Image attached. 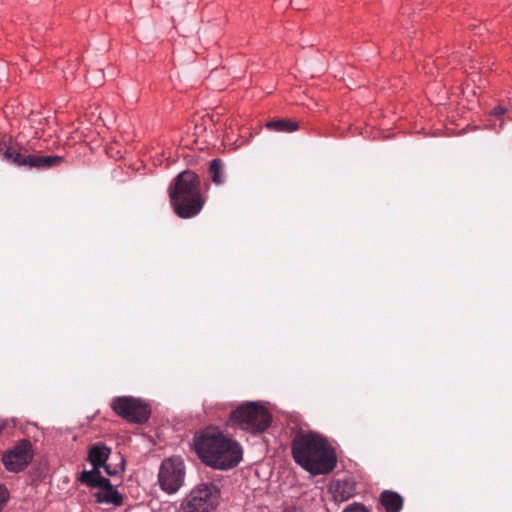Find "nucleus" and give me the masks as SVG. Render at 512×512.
<instances>
[{
    "label": "nucleus",
    "mask_w": 512,
    "mask_h": 512,
    "mask_svg": "<svg viewBox=\"0 0 512 512\" xmlns=\"http://www.w3.org/2000/svg\"><path fill=\"white\" fill-rule=\"evenodd\" d=\"M294 461L312 475L330 473L337 463L335 449L316 432H298L291 444Z\"/></svg>",
    "instance_id": "1"
},
{
    "label": "nucleus",
    "mask_w": 512,
    "mask_h": 512,
    "mask_svg": "<svg viewBox=\"0 0 512 512\" xmlns=\"http://www.w3.org/2000/svg\"><path fill=\"white\" fill-rule=\"evenodd\" d=\"M195 451L206 465L219 470L236 467L242 460V447L218 427L202 430L194 439Z\"/></svg>",
    "instance_id": "2"
},
{
    "label": "nucleus",
    "mask_w": 512,
    "mask_h": 512,
    "mask_svg": "<svg viewBox=\"0 0 512 512\" xmlns=\"http://www.w3.org/2000/svg\"><path fill=\"white\" fill-rule=\"evenodd\" d=\"M170 202L175 214L182 219L197 216L205 204L201 193V181L190 170L179 173L168 188Z\"/></svg>",
    "instance_id": "3"
},
{
    "label": "nucleus",
    "mask_w": 512,
    "mask_h": 512,
    "mask_svg": "<svg viewBox=\"0 0 512 512\" xmlns=\"http://www.w3.org/2000/svg\"><path fill=\"white\" fill-rule=\"evenodd\" d=\"M272 417L264 406L248 402L230 413L229 424L252 434L264 432L271 424Z\"/></svg>",
    "instance_id": "4"
},
{
    "label": "nucleus",
    "mask_w": 512,
    "mask_h": 512,
    "mask_svg": "<svg viewBox=\"0 0 512 512\" xmlns=\"http://www.w3.org/2000/svg\"><path fill=\"white\" fill-rule=\"evenodd\" d=\"M4 158L20 167L49 169L59 166L63 162V157L56 155H36L29 153L28 149L19 145H9L3 152Z\"/></svg>",
    "instance_id": "5"
},
{
    "label": "nucleus",
    "mask_w": 512,
    "mask_h": 512,
    "mask_svg": "<svg viewBox=\"0 0 512 512\" xmlns=\"http://www.w3.org/2000/svg\"><path fill=\"white\" fill-rule=\"evenodd\" d=\"M220 498V491L213 483L196 486L182 504L183 512H215Z\"/></svg>",
    "instance_id": "6"
},
{
    "label": "nucleus",
    "mask_w": 512,
    "mask_h": 512,
    "mask_svg": "<svg viewBox=\"0 0 512 512\" xmlns=\"http://www.w3.org/2000/svg\"><path fill=\"white\" fill-rule=\"evenodd\" d=\"M97 474L96 472L82 471L78 477V481L91 488H98L99 490L94 493V497L97 503L107 504L113 506H121L123 504L122 495L114 488L110 480L98 476V478L92 479L91 476Z\"/></svg>",
    "instance_id": "7"
},
{
    "label": "nucleus",
    "mask_w": 512,
    "mask_h": 512,
    "mask_svg": "<svg viewBox=\"0 0 512 512\" xmlns=\"http://www.w3.org/2000/svg\"><path fill=\"white\" fill-rule=\"evenodd\" d=\"M185 466L180 457L165 459L159 469L158 481L165 492H177L184 483Z\"/></svg>",
    "instance_id": "8"
},
{
    "label": "nucleus",
    "mask_w": 512,
    "mask_h": 512,
    "mask_svg": "<svg viewBox=\"0 0 512 512\" xmlns=\"http://www.w3.org/2000/svg\"><path fill=\"white\" fill-rule=\"evenodd\" d=\"M111 407L118 416L139 424L146 422L151 412L146 403L130 396L116 397Z\"/></svg>",
    "instance_id": "9"
},
{
    "label": "nucleus",
    "mask_w": 512,
    "mask_h": 512,
    "mask_svg": "<svg viewBox=\"0 0 512 512\" xmlns=\"http://www.w3.org/2000/svg\"><path fill=\"white\" fill-rule=\"evenodd\" d=\"M33 459L32 444L29 440H21L11 450L3 454L2 461L10 472L24 470Z\"/></svg>",
    "instance_id": "10"
},
{
    "label": "nucleus",
    "mask_w": 512,
    "mask_h": 512,
    "mask_svg": "<svg viewBox=\"0 0 512 512\" xmlns=\"http://www.w3.org/2000/svg\"><path fill=\"white\" fill-rule=\"evenodd\" d=\"M111 453L110 448L105 446L104 444H94L90 447L88 452V461L93 466V469L89 472H96L97 474H93L92 479L98 478V476H102L100 472V468L105 465L107 462L109 455ZM88 472L87 470H85Z\"/></svg>",
    "instance_id": "11"
},
{
    "label": "nucleus",
    "mask_w": 512,
    "mask_h": 512,
    "mask_svg": "<svg viewBox=\"0 0 512 512\" xmlns=\"http://www.w3.org/2000/svg\"><path fill=\"white\" fill-rule=\"evenodd\" d=\"M330 491L336 502H344L355 495L356 483L351 478L338 479L332 482Z\"/></svg>",
    "instance_id": "12"
},
{
    "label": "nucleus",
    "mask_w": 512,
    "mask_h": 512,
    "mask_svg": "<svg viewBox=\"0 0 512 512\" xmlns=\"http://www.w3.org/2000/svg\"><path fill=\"white\" fill-rule=\"evenodd\" d=\"M380 501L386 512H400L403 507V498L393 491H383L380 495Z\"/></svg>",
    "instance_id": "13"
},
{
    "label": "nucleus",
    "mask_w": 512,
    "mask_h": 512,
    "mask_svg": "<svg viewBox=\"0 0 512 512\" xmlns=\"http://www.w3.org/2000/svg\"><path fill=\"white\" fill-rule=\"evenodd\" d=\"M266 127L276 132H293L298 129V124L289 119H275L267 122Z\"/></svg>",
    "instance_id": "14"
},
{
    "label": "nucleus",
    "mask_w": 512,
    "mask_h": 512,
    "mask_svg": "<svg viewBox=\"0 0 512 512\" xmlns=\"http://www.w3.org/2000/svg\"><path fill=\"white\" fill-rule=\"evenodd\" d=\"M209 174L213 183L220 185L225 181L224 177V163L221 159H213L210 162Z\"/></svg>",
    "instance_id": "15"
},
{
    "label": "nucleus",
    "mask_w": 512,
    "mask_h": 512,
    "mask_svg": "<svg viewBox=\"0 0 512 512\" xmlns=\"http://www.w3.org/2000/svg\"><path fill=\"white\" fill-rule=\"evenodd\" d=\"M343 512H369L367 508L360 503H353L348 505Z\"/></svg>",
    "instance_id": "16"
},
{
    "label": "nucleus",
    "mask_w": 512,
    "mask_h": 512,
    "mask_svg": "<svg viewBox=\"0 0 512 512\" xmlns=\"http://www.w3.org/2000/svg\"><path fill=\"white\" fill-rule=\"evenodd\" d=\"M9 498V492L6 487L0 486V512Z\"/></svg>",
    "instance_id": "17"
},
{
    "label": "nucleus",
    "mask_w": 512,
    "mask_h": 512,
    "mask_svg": "<svg viewBox=\"0 0 512 512\" xmlns=\"http://www.w3.org/2000/svg\"><path fill=\"white\" fill-rule=\"evenodd\" d=\"M505 112H506V109L501 106H498L494 109L495 115H498V116L503 115Z\"/></svg>",
    "instance_id": "18"
},
{
    "label": "nucleus",
    "mask_w": 512,
    "mask_h": 512,
    "mask_svg": "<svg viewBox=\"0 0 512 512\" xmlns=\"http://www.w3.org/2000/svg\"><path fill=\"white\" fill-rule=\"evenodd\" d=\"M103 467L105 468V471L108 475H115L116 472L112 471L108 465L105 464Z\"/></svg>",
    "instance_id": "19"
},
{
    "label": "nucleus",
    "mask_w": 512,
    "mask_h": 512,
    "mask_svg": "<svg viewBox=\"0 0 512 512\" xmlns=\"http://www.w3.org/2000/svg\"><path fill=\"white\" fill-rule=\"evenodd\" d=\"M3 429H4V426L0 425V434L2 433Z\"/></svg>",
    "instance_id": "20"
}]
</instances>
